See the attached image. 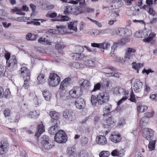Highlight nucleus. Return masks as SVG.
Masks as SVG:
<instances>
[{
    "label": "nucleus",
    "instance_id": "39448f33",
    "mask_svg": "<svg viewBox=\"0 0 157 157\" xmlns=\"http://www.w3.org/2000/svg\"><path fill=\"white\" fill-rule=\"evenodd\" d=\"M6 64L7 69L8 70L12 71L15 70L17 68V65L16 56H13L11 57L10 59L7 60Z\"/></svg>",
    "mask_w": 157,
    "mask_h": 157
},
{
    "label": "nucleus",
    "instance_id": "a18cd8bd",
    "mask_svg": "<svg viewBox=\"0 0 157 157\" xmlns=\"http://www.w3.org/2000/svg\"><path fill=\"white\" fill-rule=\"evenodd\" d=\"M67 153L68 155H73L75 154V148L73 147H69L67 148Z\"/></svg>",
    "mask_w": 157,
    "mask_h": 157
},
{
    "label": "nucleus",
    "instance_id": "7c9ffc66",
    "mask_svg": "<svg viewBox=\"0 0 157 157\" xmlns=\"http://www.w3.org/2000/svg\"><path fill=\"white\" fill-rule=\"evenodd\" d=\"M45 80L44 75L43 74H40L37 78V82L39 84H41L44 83Z\"/></svg>",
    "mask_w": 157,
    "mask_h": 157
},
{
    "label": "nucleus",
    "instance_id": "20e7f679",
    "mask_svg": "<svg viewBox=\"0 0 157 157\" xmlns=\"http://www.w3.org/2000/svg\"><path fill=\"white\" fill-rule=\"evenodd\" d=\"M144 38L143 41L145 43L151 42L156 36V34L151 30L145 29L144 30Z\"/></svg>",
    "mask_w": 157,
    "mask_h": 157
},
{
    "label": "nucleus",
    "instance_id": "e433bc0d",
    "mask_svg": "<svg viewBox=\"0 0 157 157\" xmlns=\"http://www.w3.org/2000/svg\"><path fill=\"white\" fill-rule=\"evenodd\" d=\"M39 115V111H38L35 110L30 112L29 114H28V116L30 117L31 118H36L38 117Z\"/></svg>",
    "mask_w": 157,
    "mask_h": 157
},
{
    "label": "nucleus",
    "instance_id": "6e6552de",
    "mask_svg": "<svg viewBox=\"0 0 157 157\" xmlns=\"http://www.w3.org/2000/svg\"><path fill=\"white\" fill-rule=\"evenodd\" d=\"M63 114L64 118L69 121H74L76 119L75 113L71 109H67L64 110L63 112Z\"/></svg>",
    "mask_w": 157,
    "mask_h": 157
},
{
    "label": "nucleus",
    "instance_id": "9d476101",
    "mask_svg": "<svg viewBox=\"0 0 157 157\" xmlns=\"http://www.w3.org/2000/svg\"><path fill=\"white\" fill-rule=\"evenodd\" d=\"M136 50L133 48H128L126 49L124 55L125 58L128 60L132 59L135 57Z\"/></svg>",
    "mask_w": 157,
    "mask_h": 157
},
{
    "label": "nucleus",
    "instance_id": "f3484780",
    "mask_svg": "<svg viewBox=\"0 0 157 157\" xmlns=\"http://www.w3.org/2000/svg\"><path fill=\"white\" fill-rule=\"evenodd\" d=\"M142 83L139 80H136L133 86V88L136 93H140L141 91L142 88Z\"/></svg>",
    "mask_w": 157,
    "mask_h": 157
},
{
    "label": "nucleus",
    "instance_id": "79ce46f5",
    "mask_svg": "<svg viewBox=\"0 0 157 157\" xmlns=\"http://www.w3.org/2000/svg\"><path fill=\"white\" fill-rule=\"evenodd\" d=\"M71 65L73 67L76 68H82L84 67L83 64H80L77 62H74L72 63Z\"/></svg>",
    "mask_w": 157,
    "mask_h": 157
},
{
    "label": "nucleus",
    "instance_id": "3c124183",
    "mask_svg": "<svg viewBox=\"0 0 157 157\" xmlns=\"http://www.w3.org/2000/svg\"><path fill=\"white\" fill-rule=\"evenodd\" d=\"M88 142V139L86 137H82L81 140V143L82 145H86Z\"/></svg>",
    "mask_w": 157,
    "mask_h": 157
},
{
    "label": "nucleus",
    "instance_id": "ddd939ff",
    "mask_svg": "<svg viewBox=\"0 0 157 157\" xmlns=\"http://www.w3.org/2000/svg\"><path fill=\"white\" fill-rule=\"evenodd\" d=\"M71 82V78H70L65 79L60 84L59 90H66L67 87L70 85Z\"/></svg>",
    "mask_w": 157,
    "mask_h": 157
},
{
    "label": "nucleus",
    "instance_id": "473e14b6",
    "mask_svg": "<svg viewBox=\"0 0 157 157\" xmlns=\"http://www.w3.org/2000/svg\"><path fill=\"white\" fill-rule=\"evenodd\" d=\"M90 86V82L87 80H84L82 83L81 84L80 87L81 88V89L82 88L87 89L89 88Z\"/></svg>",
    "mask_w": 157,
    "mask_h": 157
},
{
    "label": "nucleus",
    "instance_id": "4c0bfd02",
    "mask_svg": "<svg viewBox=\"0 0 157 157\" xmlns=\"http://www.w3.org/2000/svg\"><path fill=\"white\" fill-rule=\"evenodd\" d=\"M95 60H87L84 62V64L86 66L89 67H94L95 66Z\"/></svg>",
    "mask_w": 157,
    "mask_h": 157
},
{
    "label": "nucleus",
    "instance_id": "bb28decb",
    "mask_svg": "<svg viewBox=\"0 0 157 157\" xmlns=\"http://www.w3.org/2000/svg\"><path fill=\"white\" fill-rule=\"evenodd\" d=\"M43 94L45 99L46 101H50L52 97L51 92L47 90L43 92Z\"/></svg>",
    "mask_w": 157,
    "mask_h": 157
},
{
    "label": "nucleus",
    "instance_id": "864d4df0",
    "mask_svg": "<svg viewBox=\"0 0 157 157\" xmlns=\"http://www.w3.org/2000/svg\"><path fill=\"white\" fill-rule=\"evenodd\" d=\"M135 157H143V156L140 153V150L138 149H136L135 150Z\"/></svg>",
    "mask_w": 157,
    "mask_h": 157
},
{
    "label": "nucleus",
    "instance_id": "de8ad7c7",
    "mask_svg": "<svg viewBox=\"0 0 157 157\" xmlns=\"http://www.w3.org/2000/svg\"><path fill=\"white\" fill-rule=\"evenodd\" d=\"M75 50L77 53L81 54L83 52L84 49L82 46L77 45L75 47Z\"/></svg>",
    "mask_w": 157,
    "mask_h": 157
},
{
    "label": "nucleus",
    "instance_id": "f03ea898",
    "mask_svg": "<svg viewBox=\"0 0 157 157\" xmlns=\"http://www.w3.org/2000/svg\"><path fill=\"white\" fill-rule=\"evenodd\" d=\"M55 140L59 143H65L67 140V137L65 132L63 130H59L55 134Z\"/></svg>",
    "mask_w": 157,
    "mask_h": 157
},
{
    "label": "nucleus",
    "instance_id": "f257e3e1",
    "mask_svg": "<svg viewBox=\"0 0 157 157\" xmlns=\"http://www.w3.org/2000/svg\"><path fill=\"white\" fill-rule=\"evenodd\" d=\"M77 21H72L67 23V33L74 36H78L77 28Z\"/></svg>",
    "mask_w": 157,
    "mask_h": 157
},
{
    "label": "nucleus",
    "instance_id": "412c9836",
    "mask_svg": "<svg viewBox=\"0 0 157 157\" xmlns=\"http://www.w3.org/2000/svg\"><path fill=\"white\" fill-rule=\"evenodd\" d=\"M19 71L20 75L24 76V78H27L28 76L30 77V71L25 67H21Z\"/></svg>",
    "mask_w": 157,
    "mask_h": 157
},
{
    "label": "nucleus",
    "instance_id": "09e8293b",
    "mask_svg": "<svg viewBox=\"0 0 157 157\" xmlns=\"http://www.w3.org/2000/svg\"><path fill=\"white\" fill-rule=\"evenodd\" d=\"M155 141L152 140L149 142L148 145V147L150 151H151L154 149L155 147Z\"/></svg>",
    "mask_w": 157,
    "mask_h": 157
},
{
    "label": "nucleus",
    "instance_id": "4468645a",
    "mask_svg": "<svg viewBox=\"0 0 157 157\" xmlns=\"http://www.w3.org/2000/svg\"><path fill=\"white\" fill-rule=\"evenodd\" d=\"M49 114L52 119L51 120L52 123H54V124H55V123L56 124H58L59 123V121L58 120L59 117V114L58 113L52 111L49 112Z\"/></svg>",
    "mask_w": 157,
    "mask_h": 157
},
{
    "label": "nucleus",
    "instance_id": "2f4dec72",
    "mask_svg": "<svg viewBox=\"0 0 157 157\" xmlns=\"http://www.w3.org/2000/svg\"><path fill=\"white\" fill-rule=\"evenodd\" d=\"M37 130L36 136H39L44 131V128L43 125L41 124L38 125Z\"/></svg>",
    "mask_w": 157,
    "mask_h": 157
},
{
    "label": "nucleus",
    "instance_id": "bf43d9fd",
    "mask_svg": "<svg viewBox=\"0 0 157 157\" xmlns=\"http://www.w3.org/2000/svg\"><path fill=\"white\" fill-rule=\"evenodd\" d=\"M116 47V44H114L111 47V51L110 52V54L111 56L113 57L115 56L114 52L115 51V49Z\"/></svg>",
    "mask_w": 157,
    "mask_h": 157
},
{
    "label": "nucleus",
    "instance_id": "c85d7f7f",
    "mask_svg": "<svg viewBox=\"0 0 157 157\" xmlns=\"http://www.w3.org/2000/svg\"><path fill=\"white\" fill-rule=\"evenodd\" d=\"M137 110L140 113H143L146 111L147 109V105L142 104H137Z\"/></svg>",
    "mask_w": 157,
    "mask_h": 157
},
{
    "label": "nucleus",
    "instance_id": "dca6fc26",
    "mask_svg": "<svg viewBox=\"0 0 157 157\" xmlns=\"http://www.w3.org/2000/svg\"><path fill=\"white\" fill-rule=\"evenodd\" d=\"M113 92V93L116 94L122 95H128L129 93L128 91L125 90L122 88L117 87L114 88Z\"/></svg>",
    "mask_w": 157,
    "mask_h": 157
},
{
    "label": "nucleus",
    "instance_id": "6ab92c4d",
    "mask_svg": "<svg viewBox=\"0 0 157 157\" xmlns=\"http://www.w3.org/2000/svg\"><path fill=\"white\" fill-rule=\"evenodd\" d=\"M96 141L98 144L101 145H104L107 143L106 137L102 135H99L96 137Z\"/></svg>",
    "mask_w": 157,
    "mask_h": 157
},
{
    "label": "nucleus",
    "instance_id": "69168bd1",
    "mask_svg": "<svg viewBox=\"0 0 157 157\" xmlns=\"http://www.w3.org/2000/svg\"><path fill=\"white\" fill-rule=\"evenodd\" d=\"M101 87V85L100 83H98L96 84L94 86V88L92 91H95L99 90Z\"/></svg>",
    "mask_w": 157,
    "mask_h": 157
},
{
    "label": "nucleus",
    "instance_id": "052dcab7",
    "mask_svg": "<svg viewBox=\"0 0 157 157\" xmlns=\"http://www.w3.org/2000/svg\"><path fill=\"white\" fill-rule=\"evenodd\" d=\"M72 7L70 6H68L67 8L64 11V14H67L69 13H71L72 12Z\"/></svg>",
    "mask_w": 157,
    "mask_h": 157
},
{
    "label": "nucleus",
    "instance_id": "e2e57ef3",
    "mask_svg": "<svg viewBox=\"0 0 157 157\" xmlns=\"http://www.w3.org/2000/svg\"><path fill=\"white\" fill-rule=\"evenodd\" d=\"M106 122L108 126H110L111 124L114 123V121L113 120V119L111 117H109L106 121Z\"/></svg>",
    "mask_w": 157,
    "mask_h": 157
},
{
    "label": "nucleus",
    "instance_id": "72a5a7b5",
    "mask_svg": "<svg viewBox=\"0 0 157 157\" xmlns=\"http://www.w3.org/2000/svg\"><path fill=\"white\" fill-rule=\"evenodd\" d=\"M132 68L136 70L137 73H139V69L143 66V64L141 63H136V62H133L132 63Z\"/></svg>",
    "mask_w": 157,
    "mask_h": 157
},
{
    "label": "nucleus",
    "instance_id": "a878e982",
    "mask_svg": "<svg viewBox=\"0 0 157 157\" xmlns=\"http://www.w3.org/2000/svg\"><path fill=\"white\" fill-rule=\"evenodd\" d=\"M52 123V125H54L51 126L50 128V130H49V132L51 135L54 134H56V132L59 130L57 126L58 124H56L55 123V124H54V123Z\"/></svg>",
    "mask_w": 157,
    "mask_h": 157
},
{
    "label": "nucleus",
    "instance_id": "338daca9",
    "mask_svg": "<svg viewBox=\"0 0 157 157\" xmlns=\"http://www.w3.org/2000/svg\"><path fill=\"white\" fill-rule=\"evenodd\" d=\"M150 87L147 84H146L144 89V94H147V92L150 91Z\"/></svg>",
    "mask_w": 157,
    "mask_h": 157
},
{
    "label": "nucleus",
    "instance_id": "2eb2a0df",
    "mask_svg": "<svg viewBox=\"0 0 157 157\" xmlns=\"http://www.w3.org/2000/svg\"><path fill=\"white\" fill-rule=\"evenodd\" d=\"M121 137L119 134L113 133L109 136V139L112 142L117 143L119 142L121 140Z\"/></svg>",
    "mask_w": 157,
    "mask_h": 157
},
{
    "label": "nucleus",
    "instance_id": "49530a36",
    "mask_svg": "<svg viewBox=\"0 0 157 157\" xmlns=\"http://www.w3.org/2000/svg\"><path fill=\"white\" fill-rule=\"evenodd\" d=\"M56 28L58 29V31L60 32H63L66 29V26L64 25H56Z\"/></svg>",
    "mask_w": 157,
    "mask_h": 157
},
{
    "label": "nucleus",
    "instance_id": "5701e85b",
    "mask_svg": "<svg viewBox=\"0 0 157 157\" xmlns=\"http://www.w3.org/2000/svg\"><path fill=\"white\" fill-rule=\"evenodd\" d=\"M50 37H51V36H50L49 35H44L38 40V42L40 43L44 42L47 44H49L51 43Z\"/></svg>",
    "mask_w": 157,
    "mask_h": 157
},
{
    "label": "nucleus",
    "instance_id": "cd10ccee",
    "mask_svg": "<svg viewBox=\"0 0 157 157\" xmlns=\"http://www.w3.org/2000/svg\"><path fill=\"white\" fill-rule=\"evenodd\" d=\"M124 151L123 149L118 150L117 149L114 150L111 152V155L113 156H121L124 155Z\"/></svg>",
    "mask_w": 157,
    "mask_h": 157
},
{
    "label": "nucleus",
    "instance_id": "f704fd0d",
    "mask_svg": "<svg viewBox=\"0 0 157 157\" xmlns=\"http://www.w3.org/2000/svg\"><path fill=\"white\" fill-rule=\"evenodd\" d=\"M24 81L22 87L26 89H28L29 85V81L30 80V77L28 76L27 78H24Z\"/></svg>",
    "mask_w": 157,
    "mask_h": 157
},
{
    "label": "nucleus",
    "instance_id": "b1692460",
    "mask_svg": "<svg viewBox=\"0 0 157 157\" xmlns=\"http://www.w3.org/2000/svg\"><path fill=\"white\" fill-rule=\"evenodd\" d=\"M43 144L45 149L47 150L52 148L54 145L51 141L48 140V139L47 138H46L45 140H43Z\"/></svg>",
    "mask_w": 157,
    "mask_h": 157
},
{
    "label": "nucleus",
    "instance_id": "7ed1b4c3",
    "mask_svg": "<svg viewBox=\"0 0 157 157\" xmlns=\"http://www.w3.org/2000/svg\"><path fill=\"white\" fill-rule=\"evenodd\" d=\"M60 77L56 74L52 73L50 75L49 85L52 87H55L59 85L60 81Z\"/></svg>",
    "mask_w": 157,
    "mask_h": 157
},
{
    "label": "nucleus",
    "instance_id": "1a4fd4ad",
    "mask_svg": "<svg viewBox=\"0 0 157 157\" xmlns=\"http://www.w3.org/2000/svg\"><path fill=\"white\" fill-rule=\"evenodd\" d=\"M98 103L99 105H102L107 102L109 100L108 94L105 93H101L97 96Z\"/></svg>",
    "mask_w": 157,
    "mask_h": 157
},
{
    "label": "nucleus",
    "instance_id": "aec40b11",
    "mask_svg": "<svg viewBox=\"0 0 157 157\" xmlns=\"http://www.w3.org/2000/svg\"><path fill=\"white\" fill-rule=\"evenodd\" d=\"M9 147L8 143L6 142H1L0 143V153H6L8 151Z\"/></svg>",
    "mask_w": 157,
    "mask_h": 157
},
{
    "label": "nucleus",
    "instance_id": "8fccbe9b",
    "mask_svg": "<svg viewBox=\"0 0 157 157\" xmlns=\"http://www.w3.org/2000/svg\"><path fill=\"white\" fill-rule=\"evenodd\" d=\"M4 96L7 99H9L11 97L10 92L8 89H6L4 92Z\"/></svg>",
    "mask_w": 157,
    "mask_h": 157
},
{
    "label": "nucleus",
    "instance_id": "c03bdc74",
    "mask_svg": "<svg viewBox=\"0 0 157 157\" xmlns=\"http://www.w3.org/2000/svg\"><path fill=\"white\" fill-rule=\"evenodd\" d=\"M90 100L92 105L94 106L95 105L98 101L97 98L96 96L92 95Z\"/></svg>",
    "mask_w": 157,
    "mask_h": 157
},
{
    "label": "nucleus",
    "instance_id": "37998d69",
    "mask_svg": "<svg viewBox=\"0 0 157 157\" xmlns=\"http://www.w3.org/2000/svg\"><path fill=\"white\" fill-rule=\"evenodd\" d=\"M110 155V153L109 151H103L101 152L99 155L100 157H108Z\"/></svg>",
    "mask_w": 157,
    "mask_h": 157
},
{
    "label": "nucleus",
    "instance_id": "a19ab883",
    "mask_svg": "<svg viewBox=\"0 0 157 157\" xmlns=\"http://www.w3.org/2000/svg\"><path fill=\"white\" fill-rule=\"evenodd\" d=\"M148 119L146 117H142L140 121V126H143L145 125L148 122Z\"/></svg>",
    "mask_w": 157,
    "mask_h": 157
},
{
    "label": "nucleus",
    "instance_id": "4d7b16f0",
    "mask_svg": "<svg viewBox=\"0 0 157 157\" xmlns=\"http://www.w3.org/2000/svg\"><path fill=\"white\" fill-rule=\"evenodd\" d=\"M57 15V14L56 12L50 13L46 14V16L49 17L50 18H54L56 17Z\"/></svg>",
    "mask_w": 157,
    "mask_h": 157
},
{
    "label": "nucleus",
    "instance_id": "393cba45",
    "mask_svg": "<svg viewBox=\"0 0 157 157\" xmlns=\"http://www.w3.org/2000/svg\"><path fill=\"white\" fill-rule=\"evenodd\" d=\"M115 70V69L113 67L109 68L107 67L104 68L103 71L105 73L106 76L107 77H110L113 72Z\"/></svg>",
    "mask_w": 157,
    "mask_h": 157
},
{
    "label": "nucleus",
    "instance_id": "58836bf2",
    "mask_svg": "<svg viewBox=\"0 0 157 157\" xmlns=\"http://www.w3.org/2000/svg\"><path fill=\"white\" fill-rule=\"evenodd\" d=\"M114 58L116 62L121 63H124L126 60H127L125 59L124 57V58H123L117 56H115Z\"/></svg>",
    "mask_w": 157,
    "mask_h": 157
},
{
    "label": "nucleus",
    "instance_id": "5fc2aeb1",
    "mask_svg": "<svg viewBox=\"0 0 157 157\" xmlns=\"http://www.w3.org/2000/svg\"><path fill=\"white\" fill-rule=\"evenodd\" d=\"M80 157H87V152L85 150L81 151L80 153Z\"/></svg>",
    "mask_w": 157,
    "mask_h": 157
},
{
    "label": "nucleus",
    "instance_id": "4be33fe9",
    "mask_svg": "<svg viewBox=\"0 0 157 157\" xmlns=\"http://www.w3.org/2000/svg\"><path fill=\"white\" fill-rule=\"evenodd\" d=\"M59 94L60 99L63 101H67L70 98L69 94L66 90H60Z\"/></svg>",
    "mask_w": 157,
    "mask_h": 157
},
{
    "label": "nucleus",
    "instance_id": "f8f14e48",
    "mask_svg": "<svg viewBox=\"0 0 157 157\" xmlns=\"http://www.w3.org/2000/svg\"><path fill=\"white\" fill-rule=\"evenodd\" d=\"M142 136L146 140H150L153 136V131L151 129L145 128L142 131Z\"/></svg>",
    "mask_w": 157,
    "mask_h": 157
},
{
    "label": "nucleus",
    "instance_id": "c756f323",
    "mask_svg": "<svg viewBox=\"0 0 157 157\" xmlns=\"http://www.w3.org/2000/svg\"><path fill=\"white\" fill-rule=\"evenodd\" d=\"M84 57L82 54L80 53H74L72 54V58L73 60H78L82 59Z\"/></svg>",
    "mask_w": 157,
    "mask_h": 157
},
{
    "label": "nucleus",
    "instance_id": "a211bd4d",
    "mask_svg": "<svg viewBox=\"0 0 157 157\" xmlns=\"http://www.w3.org/2000/svg\"><path fill=\"white\" fill-rule=\"evenodd\" d=\"M75 104L76 108L79 109H83L85 106L84 100L82 98L76 99L75 101Z\"/></svg>",
    "mask_w": 157,
    "mask_h": 157
},
{
    "label": "nucleus",
    "instance_id": "0eeeda50",
    "mask_svg": "<svg viewBox=\"0 0 157 157\" xmlns=\"http://www.w3.org/2000/svg\"><path fill=\"white\" fill-rule=\"evenodd\" d=\"M82 89L79 87L75 86L69 92L71 97L74 98H79L82 94Z\"/></svg>",
    "mask_w": 157,
    "mask_h": 157
},
{
    "label": "nucleus",
    "instance_id": "c9c22d12",
    "mask_svg": "<svg viewBox=\"0 0 157 157\" xmlns=\"http://www.w3.org/2000/svg\"><path fill=\"white\" fill-rule=\"evenodd\" d=\"M112 111L111 105L109 103L106 104L105 108H104V113L106 114L111 112Z\"/></svg>",
    "mask_w": 157,
    "mask_h": 157
},
{
    "label": "nucleus",
    "instance_id": "603ef678",
    "mask_svg": "<svg viewBox=\"0 0 157 157\" xmlns=\"http://www.w3.org/2000/svg\"><path fill=\"white\" fill-rule=\"evenodd\" d=\"M108 29H102L98 30V33L96 34L97 35H101L105 33H106L108 32L109 30Z\"/></svg>",
    "mask_w": 157,
    "mask_h": 157
},
{
    "label": "nucleus",
    "instance_id": "6e6d98bb",
    "mask_svg": "<svg viewBox=\"0 0 157 157\" xmlns=\"http://www.w3.org/2000/svg\"><path fill=\"white\" fill-rule=\"evenodd\" d=\"M65 46L63 44H56L55 45V48L57 50H62L64 48Z\"/></svg>",
    "mask_w": 157,
    "mask_h": 157
},
{
    "label": "nucleus",
    "instance_id": "13d9d810",
    "mask_svg": "<svg viewBox=\"0 0 157 157\" xmlns=\"http://www.w3.org/2000/svg\"><path fill=\"white\" fill-rule=\"evenodd\" d=\"M154 113L153 112H147L144 113L145 116L146 118H151L153 117Z\"/></svg>",
    "mask_w": 157,
    "mask_h": 157
},
{
    "label": "nucleus",
    "instance_id": "680f3d73",
    "mask_svg": "<svg viewBox=\"0 0 157 157\" xmlns=\"http://www.w3.org/2000/svg\"><path fill=\"white\" fill-rule=\"evenodd\" d=\"M127 95H125L124 97H123L119 101L117 102V105L118 106L120 105L123 102L128 99Z\"/></svg>",
    "mask_w": 157,
    "mask_h": 157
},
{
    "label": "nucleus",
    "instance_id": "423d86ee",
    "mask_svg": "<svg viewBox=\"0 0 157 157\" xmlns=\"http://www.w3.org/2000/svg\"><path fill=\"white\" fill-rule=\"evenodd\" d=\"M114 33L116 35L121 36H129L132 35L131 30L126 28H120L116 29Z\"/></svg>",
    "mask_w": 157,
    "mask_h": 157
},
{
    "label": "nucleus",
    "instance_id": "0e129e2a",
    "mask_svg": "<svg viewBox=\"0 0 157 157\" xmlns=\"http://www.w3.org/2000/svg\"><path fill=\"white\" fill-rule=\"evenodd\" d=\"M150 98L152 100L157 101V93L151 94L150 96Z\"/></svg>",
    "mask_w": 157,
    "mask_h": 157
},
{
    "label": "nucleus",
    "instance_id": "774afa93",
    "mask_svg": "<svg viewBox=\"0 0 157 157\" xmlns=\"http://www.w3.org/2000/svg\"><path fill=\"white\" fill-rule=\"evenodd\" d=\"M69 18L66 16H62L59 19V21H67L69 20Z\"/></svg>",
    "mask_w": 157,
    "mask_h": 157
},
{
    "label": "nucleus",
    "instance_id": "9b49d317",
    "mask_svg": "<svg viewBox=\"0 0 157 157\" xmlns=\"http://www.w3.org/2000/svg\"><path fill=\"white\" fill-rule=\"evenodd\" d=\"M91 45L94 47H97L101 49V50L103 52L104 50H108L110 47V43L106 42H104L101 44L92 43L91 44Z\"/></svg>",
    "mask_w": 157,
    "mask_h": 157
},
{
    "label": "nucleus",
    "instance_id": "ea45409f",
    "mask_svg": "<svg viewBox=\"0 0 157 157\" xmlns=\"http://www.w3.org/2000/svg\"><path fill=\"white\" fill-rule=\"evenodd\" d=\"M144 30H140L136 32L134 34V36L138 38H144Z\"/></svg>",
    "mask_w": 157,
    "mask_h": 157
}]
</instances>
